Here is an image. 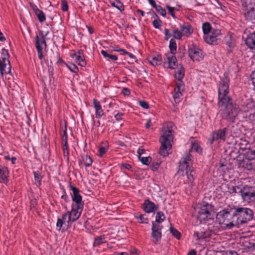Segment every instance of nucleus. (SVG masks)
<instances>
[{
  "instance_id": "58836bf2",
  "label": "nucleus",
  "mask_w": 255,
  "mask_h": 255,
  "mask_svg": "<svg viewBox=\"0 0 255 255\" xmlns=\"http://www.w3.org/2000/svg\"><path fill=\"white\" fill-rule=\"evenodd\" d=\"M63 145V155L65 159H66L67 160H68L69 159V150L68 148V145L67 144H62Z\"/></svg>"
},
{
  "instance_id": "052dcab7",
  "label": "nucleus",
  "mask_w": 255,
  "mask_h": 255,
  "mask_svg": "<svg viewBox=\"0 0 255 255\" xmlns=\"http://www.w3.org/2000/svg\"><path fill=\"white\" fill-rule=\"evenodd\" d=\"M145 150L143 149L142 147H140L137 150V154L138 156V158H140L141 157V155L144 153Z\"/></svg>"
},
{
  "instance_id": "7c9ffc66",
  "label": "nucleus",
  "mask_w": 255,
  "mask_h": 255,
  "mask_svg": "<svg viewBox=\"0 0 255 255\" xmlns=\"http://www.w3.org/2000/svg\"><path fill=\"white\" fill-rule=\"evenodd\" d=\"M229 192L230 194H234L237 193H241L242 188L238 186H231L229 187Z\"/></svg>"
},
{
  "instance_id": "bf43d9fd",
  "label": "nucleus",
  "mask_w": 255,
  "mask_h": 255,
  "mask_svg": "<svg viewBox=\"0 0 255 255\" xmlns=\"http://www.w3.org/2000/svg\"><path fill=\"white\" fill-rule=\"evenodd\" d=\"M123 115V113H118L115 116V118L117 121H120L122 120Z\"/></svg>"
},
{
  "instance_id": "49530a36",
  "label": "nucleus",
  "mask_w": 255,
  "mask_h": 255,
  "mask_svg": "<svg viewBox=\"0 0 255 255\" xmlns=\"http://www.w3.org/2000/svg\"><path fill=\"white\" fill-rule=\"evenodd\" d=\"M68 69L73 73H77L78 71L77 67L74 64L70 63L67 65Z\"/></svg>"
},
{
  "instance_id": "e2e57ef3",
  "label": "nucleus",
  "mask_w": 255,
  "mask_h": 255,
  "mask_svg": "<svg viewBox=\"0 0 255 255\" xmlns=\"http://www.w3.org/2000/svg\"><path fill=\"white\" fill-rule=\"evenodd\" d=\"M151 126V120L148 119L146 120V123L145 125V127L146 128H149Z\"/></svg>"
},
{
  "instance_id": "79ce46f5",
  "label": "nucleus",
  "mask_w": 255,
  "mask_h": 255,
  "mask_svg": "<svg viewBox=\"0 0 255 255\" xmlns=\"http://www.w3.org/2000/svg\"><path fill=\"white\" fill-rule=\"evenodd\" d=\"M162 226L158 224L157 222H153L152 223V231H160Z\"/></svg>"
},
{
  "instance_id": "1a4fd4ad",
  "label": "nucleus",
  "mask_w": 255,
  "mask_h": 255,
  "mask_svg": "<svg viewBox=\"0 0 255 255\" xmlns=\"http://www.w3.org/2000/svg\"><path fill=\"white\" fill-rule=\"evenodd\" d=\"M243 201L250 203L255 202V189L251 186H245L242 188L241 193Z\"/></svg>"
},
{
  "instance_id": "8fccbe9b",
  "label": "nucleus",
  "mask_w": 255,
  "mask_h": 255,
  "mask_svg": "<svg viewBox=\"0 0 255 255\" xmlns=\"http://www.w3.org/2000/svg\"><path fill=\"white\" fill-rule=\"evenodd\" d=\"M62 138V144H67V133L66 130L65 129L63 131V134L61 135Z\"/></svg>"
},
{
  "instance_id": "393cba45",
  "label": "nucleus",
  "mask_w": 255,
  "mask_h": 255,
  "mask_svg": "<svg viewBox=\"0 0 255 255\" xmlns=\"http://www.w3.org/2000/svg\"><path fill=\"white\" fill-rule=\"evenodd\" d=\"M245 16L248 19H255V9L250 7L245 13Z\"/></svg>"
},
{
  "instance_id": "c85d7f7f",
  "label": "nucleus",
  "mask_w": 255,
  "mask_h": 255,
  "mask_svg": "<svg viewBox=\"0 0 255 255\" xmlns=\"http://www.w3.org/2000/svg\"><path fill=\"white\" fill-rule=\"evenodd\" d=\"M169 47L171 51L170 54H175L176 51L177 46L176 43L174 39H171L170 40Z\"/></svg>"
},
{
  "instance_id": "f704fd0d",
  "label": "nucleus",
  "mask_w": 255,
  "mask_h": 255,
  "mask_svg": "<svg viewBox=\"0 0 255 255\" xmlns=\"http://www.w3.org/2000/svg\"><path fill=\"white\" fill-rule=\"evenodd\" d=\"M191 150L195 151L198 153H200L202 151L201 147L198 143L196 142H192Z\"/></svg>"
},
{
  "instance_id": "6ab92c4d",
  "label": "nucleus",
  "mask_w": 255,
  "mask_h": 255,
  "mask_svg": "<svg viewBox=\"0 0 255 255\" xmlns=\"http://www.w3.org/2000/svg\"><path fill=\"white\" fill-rule=\"evenodd\" d=\"M246 45L255 50V32L250 34L245 40Z\"/></svg>"
},
{
  "instance_id": "c9c22d12",
  "label": "nucleus",
  "mask_w": 255,
  "mask_h": 255,
  "mask_svg": "<svg viewBox=\"0 0 255 255\" xmlns=\"http://www.w3.org/2000/svg\"><path fill=\"white\" fill-rule=\"evenodd\" d=\"M175 77L178 80H181L184 77V74L183 70L179 69L175 73Z\"/></svg>"
},
{
  "instance_id": "9d476101",
  "label": "nucleus",
  "mask_w": 255,
  "mask_h": 255,
  "mask_svg": "<svg viewBox=\"0 0 255 255\" xmlns=\"http://www.w3.org/2000/svg\"><path fill=\"white\" fill-rule=\"evenodd\" d=\"M211 207L208 204L202 205L199 208L197 219L202 222L211 218Z\"/></svg>"
},
{
  "instance_id": "f03ea898",
  "label": "nucleus",
  "mask_w": 255,
  "mask_h": 255,
  "mask_svg": "<svg viewBox=\"0 0 255 255\" xmlns=\"http://www.w3.org/2000/svg\"><path fill=\"white\" fill-rule=\"evenodd\" d=\"M72 191L71 194L72 200L74 202L71 206L70 211H68L62 215L61 219H58L56 223L57 228L60 230L62 228L63 230L67 228L72 222L77 220L81 216L84 208V203L82 202V197L80 194L79 190L74 186H70Z\"/></svg>"
},
{
  "instance_id": "3c124183",
  "label": "nucleus",
  "mask_w": 255,
  "mask_h": 255,
  "mask_svg": "<svg viewBox=\"0 0 255 255\" xmlns=\"http://www.w3.org/2000/svg\"><path fill=\"white\" fill-rule=\"evenodd\" d=\"M182 96V93H174L173 98L176 103H179L180 101V97Z\"/></svg>"
},
{
  "instance_id": "bb28decb",
  "label": "nucleus",
  "mask_w": 255,
  "mask_h": 255,
  "mask_svg": "<svg viewBox=\"0 0 255 255\" xmlns=\"http://www.w3.org/2000/svg\"><path fill=\"white\" fill-rule=\"evenodd\" d=\"M151 236L153 239V242L155 243L159 242L161 238V231H152Z\"/></svg>"
},
{
  "instance_id": "13d9d810",
  "label": "nucleus",
  "mask_w": 255,
  "mask_h": 255,
  "mask_svg": "<svg viewBox=\"0 0 255 255\" xmlns=\"http://www.w3.org/2000/svg\"><path fill=\"white\" fill-rule=\"evenodd\" d=\"M182 85L181 84H178L177 85V86L174 88V93H182L180 91V87H181Z\"/></svg>"
},
{
  "instance_id": "a211bd4d",
  "label": "nucleus",
  "mask_w": 255,
  "mask_h": 255,
  "mask_svg": "<svg viewBox=\"0 0 255 255\" xmlns=\"http://www.w3.org/2000/svg\"><path fill=\"white\" fill-rule=\"evenodd\" d=\"M174 54H167L166 55L168 67L170 69H175L177 66V59L174 55Z\"/></svg>"
},
{
  "instance_id": "a19ab883",
  "label": "nucleus",
  "mask_w": 255,
  "mask_h": 255,
  "mask_svg": "<svg viewBox=\"0 0 255 255\" xmlns=\"http://www.w3.org/2000/svg\"><path fill=\"white\" fill-rule=\"evenodd\" d=\"M34 176L35 181L38 183V185H40L42 179V176L40 173L39 171L34 172Z\"/></svg>"
},
{
  "instance_id": "2f4dec72",
  "label": "nucleus",
  "mask_w": 255,
  "mask_h": 255,
  "mask_svg": "<svg viewBox=\"0 0 255 255\" xmlns=\"http://www.w3.org/2000/svg\"><path fill=\"white\" fill-rule=\"evenodd\" d=\"M83 161L85 166L86 167L91 166L92 163V160L91 158L87 155H85L83 156Z\"/></svg>"
},
{
  "instance_id": "7ed1b4c3",
  "label": "nucleus",
  "mask_w": 255,
  "mask_h": 255,
  "mask_svg": "<svg viewBox=\"0 0 255 255\" xmlns=\"http://www.w3.org/2000/svg\"><path fill=\"white\" fill-rule=\"evenodd\" d=\"M174 125L172 123H167L163 127V134L160 138L161 147L159 153L161 155L165 157L169 154V151L171 149V141L173 136L172 134Z\"/></svg>"
},
{
  "instance_id": "6e6552de",
  "label": "nucleus",
  "mask_w": 255,
  "mask_h": 255,
  "mask_svg": "<svg viewBox=\"0 0 255 255\" xmlns=\"http://www.w3.org/2000/svg\"><path fill=\"white\" fill-rule=\"evenodd\" d=\"M48 32L45 34L43 31H40L39 34L41 37L38 35L35 37V47L37 51V54L39 59L42 60L43 58V49L46 48V43L45 41V37L48 34Z\"/></svg>"
},
{
  "instance_id": "5701e85b",
  "label": "nucleus",
  "mask_w": 255,
  "mask_h": 255,
  "mask_svg": "<svg viewBox=\"0 0 255 255\" xmlns=\"http://www.w3.org/2000/svg\"><path fill=\"white\" fill-rule=\"evenodd\" d=\"M161 57L160 55H156L152 57L148 58V61L153 66H158L161 63Z\"/></svg>"
},
{
  "instance_id": "72a5a7b5",
  "label": "nucleus",
  "mask_w": 255,
  "mask_h": 255,
  "mask_svg": "<svg viewBox=\"0 0 255 255\" xmlns=\"http://www.w3.org/2000/svg\"><path fill=\"white\" fill-rule=\"evenodd\" d=\"M165 219V216L163 213L161 212H159L157 213L155 219V222L160 223L162 222Z\"/></svg>"
},
{
  "instance_id": "f8f14e48",
  "label": "nucleus",
  "mask_w": 255,
  "mask_h": 255,
  "mask_svg": "<svg viewBox=\"0 0 255 255\" xmlns=\"http://www.w3.org/2000/svg\"><path fill=\"white\" fill-rule=\"evenodd\" d=\"M227 129L224 128L223 129H218L213 132L211 134V137L210 139V143H212L214 141L219 139L225 140L226 136L227 134Z\"/></svg>"
},
{
  "instance_id": "37998d69",
  "label": "nucleus",
  "mask_w": 255,
  "mask_h": 255,
  "mask_svg": "<svg viewBox=\"0 0 255 255\" xmlns=\"http://www.w3.org/2000/svg\"><path fill=\"white\" fill-rule=\"evenodd\" d=\"M155 9L156 11L161 15L165 16L166 14V12L165 9L163 8L161 6L157 5Z\"/></svg>"
},
{
  "instance_id": "c756f323",
  "label": "nucleus",
  "mask_w": 255,
  "mask_h": 255,
  "mask_svg": "<svg viewBox=\"0 0 255 255\" xmlns=\"http://www.w3.org/2000/svg\"><path fill=\"white\" fill-rule=\"evenodd\" d=\"M102 55L105 58L108 59H111L112 60H117L118 59L117 56L115 55L109 54L106 51H101Z\"/></svg>"
},
{
  "instance_id": "b1692460",
  "label": "nucleus",
  "mask_w": 255,
  "mask_h": 255,
  "mask_svg": "<svg viewBox=\"0 0 255 255\" xmlns=\"http://www.w3.org/2000/svg\"><path fill=\"white\" fill-rule=\"evenodd\" d=\"M245 158L253 160L255 159V150L252 148L247 149L245 153Z\"/></svg>"
},
{
  "instance_id": "4c0bfd02",
  "label": "nucleus",
  "mask_w": 255,
  "mask_h": 255,
  "mask_svg": "<svg viewBox=\"0 0 255 255\" xmlns=\"http://www.w3.org/2000/svg\"><path fill=\"white\" fill-rule=\"evenodd\" d=\"M35 14L37 16L38 20L40 22H42L45 20V15L42 10H40L37 12V13H35Z\"/></svg>"
},
{
  "instance_id": "5fc2aeb1",
  "label": "nucleus",
  "mask_w": 255,
  "mask_h": 255,
  "mask_svg": "<svg viewBox=\"0 0 255 255\" xmlns=\"http://www.w3.org/2000/svg\"><path fill=\"white\" fill-rule=\"evenodd\" d=\"M139 105L144 109H147L148 108V103L144 101H140L139 102Z\"/></svg>"
},
{
  "instance_id": "ddd939ff",
  "label": "nucleus",
  "mask_w": 255,
  "mask_h": 255,
  "mask_svg": "<svg viewBox=\"0 0 255 255\" xmlns=\"http://www.w3.org/2000/svg\"><path fill=\"white\" fill-rule=\"evenodd\" d=\"M221 35V31L219 29H212L210 34L204 35L205 41L210 44L216 43L218 37Z\"/></svg>"
},
{
  "instance_id": "ea45409f",
  "label": "nucleus",
  "mask_w": 255,
  "mask_h": 255,
  "mask_svg": "<svg viewBox=\"0 0 255 255\" xmlns=\"http://www.w3.org/2000/svg\"><path fill=\"white\" fill-rule=\"evenodd\" d=\"M170 232L176 239H180L181 236L180 233L176 229L172 227H171L170 228Z\"/></svg>"
},
{
  "instance_id": "c03bdc74",
  "label": "nucleus",
  "mask_w": 255,
  "mask_h": 255,
  "mask_svg": "<svg viewBox=\"0 0 255 255\" xmlns=\"http://www.w3.org/2000/svg\"><path fill=\"white\" fill-rule=\"evenodd\" d=\"M141 162L145 165H148L151 161V158L150 156L141 157L139 158Z\"/></svg>"
},
{
  "instance_id": "e433bc0d",
  "label": "nucleus",
  "mask_w": 255,
  "mask_h": 255,
  "mask_svg": "<svg viewBox=\"0 0 255 255\" xmlns=\"http://www.w3.org/2000/svg\"><path fill=\"white\" fill-rule=\"evenodd\" d=\"M182 34L181 31H179L178 29L176 28L173 30V36L176 39H180L182 37Z\"/></svg>"
},
{
  "instance_id": "aec40b11",
  "label": "nucleus",
  "mask_w": 255,
  "mask_h": 255,
  "mask_svg": "<svg viewBox=\"0 0 255 255\" xmlns=\"http://www.w3.org/2000/svg\"><path fill=\"white\" fill-rule=\"evenodd\" d=\"M8 174L9 172L6 167L0 168V182H3L6 184L8 182Z\"/></svg>"
},
{
  "instance_id": "cd10ccee",
  "label": "nucleus",
  "mask_w": 255,
  "mask_h": 255,
  "mask_svg": "<svg viewBox=\"0 0 255 255\" xmlns=\"http://www.w3.org/2000/svg\"><path fill=\"white\" fill-rule=\"evenodd\" d=\"M202 29L204 35H207L211 31V26L209 22L204 23L202 25Z\"/></svg>"
},
{
  "instance_id": "dca6fc26",
  "label": "nucleus",
  "mask_w": 255,
  "mask_h": 255,
  "mask_svg": "<svg viewBox=\"0 0 255 255\" xmlns=\"http://www.w3.org/2000/svg\"><path fill=\"white\" fill-rule=\"evenodd\" d=\"M93 103L96 112V118L100 119L104 115V112L102 109L100 103L96 99H93Z\"/></svg>"
},
{
  "instance_id": "09e8293b",
  "label": "nucleus",
  "mask_w": 255,
  "mask_h": 255,
  "mask_svg": "<svg viewBox=\"0 0 255 255\" xmlns=\"http://www.w3.org/2000/svg\"><path fill=\"white\" fill-rule=\"evenodd\" d=\"M108 148L106 147L101 146L98 149L99 155L102 157L107 151Z\"/></svg>"
},
{
  "instance_id": "a18cd8bd",
  "label": "nucleus",
  "mask_w": 255,
  "mask_h": 255,
  "mask_svg": "<svg viewBox=\"0 0 255 255\" xmlns=\"http://www.w3.org/2000/svg\"><path fill=\"white\" fill-rule=\"evenodd\" d=\"M166 8H167L168 10V13L170 14L172 17L174 18H176L175 14L174 13V11L176 9V8L174 7H171L168 5H166Z\"/></svg>"
},
{
  "instance_id": "f3484780",
  "label": "nucleus",
  "mask_w": 255,
  "mask_h": 255,
  "mask_svg": "<svg viewBox=\"0 0 255 255\" xmlns=\"http://www.w3.org/2000/svg\"><path fill=\"white\" fill-rule=\"evenodd\" d=\"M158 209V206L154 203L148 200L145 201L144 203V210L145 212L149 213L153 212Z\"/></svg>"
},
{
  "instance_id": "a878e982",
  "label": "nucleus",
  "mask_w": 255,
  "mask_h": 255,
  "mask_svg": "<svg viewBox=\"0 0 255 255\" xmlns=\"http://www.w3.org/2000/svg\"><path fill=\"white\" fill-rule=\"evenodd\" d=\"M110 3L113 6L117 8L118 9L121 11L124 9L123 4L119 0H114L113 1H111Z\"/></svg>"
},
{
  "instance_id": "69168bd1",
  "label": "nucleus",
  "mask_w": 255,
  "mask_h": 255,
  "mask_svg": "<svg viewBox=\"0 0 255 255\" xmlns=\"http://www.w3.org/2000/svg\"><path fill=\"white\" fill-rule=\"evenodd\" d=\"M123 93L125 95H128L130 94V92L128 88H124L123 90Z\"/></svg>"
},
{
  "instance_id": "4d7b16f0",
  "label": "nucleus",
  "mask_w": 255,
  "mask_h": 255,
  "mask_svg": "<svg viewBox=\"0 0 255 255\" xmlns=\"http://www.w3.org/2000/svg\"><path fill=\"white\" fill-rule=\"evenodd\" d=\"M121 167L122 169H126L128 170H130L131 168V165L128 163H122L121 165Z\"/></svg>"
},
{
  "instance_id": "0eeeda50",
  "label": "nucleus",
  "mask_w": 255,
  "mask_h": 255,
  "mask_svg": "<svg viewBox=\"0 0 255 255\" xmlns=\"http://www.w3.org/2000/svg\"><path fill=\"white\" fill-rule=\"evenodd\" d=\"M11 66L9 60V54L6 50L3 48L0 52V72L2 76L4 74H9Z\"/></svg>"
},
{
  "instance_id": "6e6d98bb",
  "label": "nucleus",
  "mask_w": 255,
  "mask_h": 255,
  "mask_svg": "<svg viewBox=\"0 0 255 255\" xmlns=\"http://www.w3.org/2000/svg\"><path fill=\"white\" fill-rule=\"evenodd\" d=\"M221 255H238L237 253L235 251H227Z\"/></svg>"
},
{
  "instance_id": "4468645a",
  "label": "nucleus",
  "mask_w": 255,
  "mask_h": 255,
  "mask_svg": "<svg viewBox=\"0 0 255 255\" xmlns=\"http://www.w3.org/2000/svg\"><path fill=\"white\" fill-rule=\"evenodd\" d=\"M71 57L78 65L82 67L86 66L87 63L83 56L82 51L78 50L77 52L72 54Z\"/></svg>"
},
{
  "instance_id": "774afa93",
  "label": "nucleus",
  "mask_w": 255,
  "mask_h": 255,
  "mask_svg": "<svg viewBox=\"0 0 255 255\" xmlns=\"http://www.w3.org/2000/svg\"><path fill=\"white\" fill-rule=\"evenodd\" d=\"M187 255H196V251L194 250L190 251Z\"/></svg>"
},
{
  "instance_id": "680f3d73",
  "label": "nucleus",
  "mask_w": 255,
  "mask_h": 255,
  "mask_svg": "<svg viewBox=\"0 0 255 255\" xmlns=\"http://www.w3.org/2000/svg\"><path fill=\"white\" fill-rule=\"evenodd\" d=\"M251 79L253 84L255 87V71L252 73L251 75Z\"/></svg>"
},
{
  "instance_id": "864d4df0",
  "label": "nucleus",
  "mask_w": 255,
  "mask_h": 255,
  "mask_svg": "<svg viewBox=\"0 0 255 255\" xmlns=\"http://www.w3.org/2000/svg\"><path fill=\"white\" fill-rule=\"evenodd\" d=\"M164 33L165 34L164 39H165V40H167L171 36V35L170 33V31L168 29L165 28L164 29Z\"/></svg>"
},
{
  "instance_id": "de8ad7c7",
  "label": "nucleus",
  "mask_w": 255,
  "mask_h": 255,
  "mask_svg": "<svg viewBox=\"0 0 255 255\" xmlns=\"http://www.w3.org/2000/svg\"><path fill=\"white\" fill-rule=\"evenodd\" d=\"M61 9L63 11H67L68 9L67 2L65 0L61 1Z\"/></svg>"
},
{
  "instance_id": "20e7f679",
  "label": "nucleus",
  "mask_w": 255,
  "mask_h": 255,
  "mask_svg": "<svg viewBox=\"0 0 255 255\" xmlns=\"http://www.w3.org/2000/svg\"><path fill=\"white\" fill-rule=\"evenodd\" d=\"M192 163V157L190 153H187L182 158L181 161L179 162L178 174L183 175L185 171L187 175L188 184L190 187L193 186V181L195 177V171L193 167L190 166Z\"/></svg>"
},
{
  "instance_id": "0e129e2a",
  "label": "nucleus",
  "mask_w": 255,
  "mask_h": 255,
  "mask_svg": "<svg viewBox=\"0 0 255 255\" xmlns=\"http://www.w3.org/2000/svg\"><path fill=\"white\" fill-rule=\"evenodd\" d=\"M32 8V9L33 10L35 14V13H37L38 12H39V11H40V10L37 7V6L35 5V4H31V5Z\"/></svg>"
},
{
  "instance_id": "603ef678",
  "label": "nucleus",
  "mask_w": 255,
  "mask_h": 255,
  "mask_svg": "<svg viewBox=\"0 0 255 255\" xmlns=\"http://www.w3.org/2000/svg\"><path fill=\"white\" fill-rule=\"evenodd\" d=\"M160 23L161 21L159 19H155L152 22L153 25L155 28H159V27L161 26Z\"/></svg>"
},
{
  "instance_id": "39448f33",
  "label": "nucleus",
  "mask_w": 255,
  "mask_h": 255,
  "mask_svg": "<svg viewBox=\"0 0 255 255\" xmlns=\"http://www.w3.org/2000/svg\"><path fill=\"white\" fill-rule=\"evenodd\" d=\"M236 227L247 223L253 218V211L248 208H237L233 211Z\"/></svg>"
},
{
  "instance_id": "412c9836",
  "label": "nucleus",
  "mask_w": 255,
  "mask_h": 255,
  "mask_svg": "<svg viewBox=\"0 0 255 255\" xmlns=\"http://www.w3.org/2000/svg\"><path fill=\"white\" fill-rule=\"evenodd\" d=\"M180 30L182 35L186 36H189L193 32V29L189 24H185L181 26Z\"/></svg>"
},
{
  "instance_id": "423d86ee",
  "label": "nucleus",
  "mask_w": 255,
  "mask_h": 255,
  "mask_svg": "<svg viewBox=\"0 0 255 255\" xmlns=\"http://www.w3.org/2000/svg\"><path fill=\"white\" fill-rule=\"evenodd\" d=\"M216 221L223 227L230 229L236 227L233 211L223 210L217 214Z\"/></svg>"
},
{
  "instance_id": "473e14b6",
  "label": "nucleus",
  "mask_w": 255,
  "mask_h": 255,
  "mask_svg": "<svg viewBox=\"0 0 255 255\" xmlns=\"http://www.w3.org/2000/svg\"><path fill=\"white\" fill-rule=\"evenodd\" d=\"M105 239L103 236H101L95 239V241L94 242V246H98L101 245L102 244L105 243Z\"/></svg>"
},
{
  "instance_id": "4be33fe9",
  "label": "nucleus",
  "mask_w": 255,
  "mask_h": 255,
  "mask_svg": "<svg viewBox=\"0 0 255 255\" xmlns=\"http://www.w3.org/2000/svg\"><path fill=\"white\" fill-rule=\"evenodd\" d=\"M134 218L141 224H147L148 218L145 214H141L139 213H136L134 214Z\"/></svg>"
},
{
  "instance_id": "2eb2a0df",
  "label": "nucleus",
  "mask_w": 255,
  "mask_h": 255,
  "mask_svg": "<svg viewBox=\"0 0 255 255\" xmlns=\"http://www.w3.org/2000/svg\"><path fill=\"white\" fill-rule=\"evenodd\" d=\"M239 165L240 167L244 168L248 170H255V165L254 160L244 158L240 162Z\"/></svg>"
},
{
  "instance_id": "338daca9",
  "label": "nucleus",
  "mask_w": 255,
  "mask_h": 255,
  "mask_svg": "<svg viewBox=\"0 0 255 255\" xmlns=\"http://www.w3.org/2000/svg\"><path fill=\"white\" fill-rule=\"evenodd\" d=\"M151 5L153 7L155 8L157 5L154 0H147Z\"/></svg>"
},
{
  "instance_id": "f257e3e1",
  "label": "nucleus",
  "mask_w": 255,
  "mask_h": 255,
  "mask_svg": "<svg viewBox=\"0 0 255 255\" xmlns=\"http://www.w3.org/2000/svg\"><path fill=\"white\" fill-rule=\"evenodd\" d=\"M229 82L228 75L225 74L224 78L218 84V106L222 118L234 123L240 112V109L238 105L232 102L228 96Z\"/></svg>"
},
{
  "instance_id": "9b49d317",
  "label": "nucleus",
  "mask_w": 255,
  "mask_h": 255,
  "mask_svg": "<svg viewBox=\"0 0 255 255\" xmlns=\"http://www.w3.org/2000/svg\"><path fill=\"white\" fill-rule=\"evenodd\" d=\"M188 54L190 58L194 61H200L204 57L202 50L194 45L190 46L189 48Z\"/></svg>"
}]
</instances>
